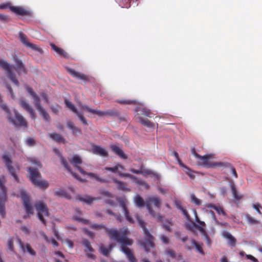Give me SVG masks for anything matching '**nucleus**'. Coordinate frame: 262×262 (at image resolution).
Returning a JSON list of instances; mask_svg holds the SVG:
<instances>
[{"mask_svg": "<svg viewBox=\"0 0 262 262\" xmlns=\"http://www.w3.org/2000/svg\"><path fill=\"white\" fill-rule=\"evenodd\" d=\"M92 229L100 230L104 229L111 239L117 241L121 246V250L126 255L129 262H137L133 252L127 246H132L134 241L127 237L128 231L125 229L122 231H118L115 229H110L103 224H93L91 225Z\"/></svg>", "mask_w": 262, "mask_h": 262, "instance_id": "obj_1", "label": "nucleus"}, {"mask_svg": "<svg viewBox=\"0 0 262 262\" xmlns=\"http://www.w3.org/2000/svg\"><path fill=\"white\" fill-rule=\"evenodd\" d=\"M137 219L140 227L143 230L145 236L143 241H139L140 245L146 252H149L155 248L154 238L146 228L145 222L138 216Z\"/></svg>", "mask_w": 262, "mask_h": 262, "instance_id": "obj_2", "label": "nucleus"}, {"mask_svg": "<svg viewBox=\"0 0 262 262\" xmlns=\"http://www.w3.org/2000/svg\"><path fill=\"white\" fill-rule=\"evenodd\" d=\"M25 88L26 90L32 97L34 105L40 115L42 117L45 121L49 122L51 120V117L49 114L47 112L46 109L42 106L40 98L39 96H38L30 86H26Z\"/></svg>", "mask_w": 262, "mask_h": 262, "instance_id": "obj_3", "label": "nucleus"}, {"mask_svg": "<svg viewBox=\"0 0 262 262\" xmlns=\"http://www.w3.org/2000/svg\"><path fill=\"white\" fill-rule=\"evenodd\" d=\"M27 171L29 173L30 180L33 184L40 188L46 189L48 187L47 181L40 180L41 174L37 168L29 167Z\"/></svg>", "mask_w": 262, "mask_h": 262, "instance_id": "obj_4", "label": "nucleus"}, {"mask_svg": "<svg viewBox=\"0 0 262 262\" xmlns=\"http://www.w3.org/2000/svg\"><path fill=\"white\" fill-rule=\"evenodd\" d=\"M71 163L72 165L76 167L79 172L84 175H87L91 178L95 179L96 181L101 183H106L107 180L104 179L100 178L97 174L92 172H86L80 166V165L82 163V161L81 158L78 155H74L70 160Z\"/></svg>", "mask_w": 262, "mask_h": 262, "instance_id": "obj_5", "label": "nucleus"}, {"mask_svg": "<svg viewBox=\"0 0 262 262\" xmlns=\"http://www.w3.org/2000/svg\"><path fill=\"white\" fill-rule=\"evenodd\" d=\"M79 106L82 110H84L93 114H96L99 117H117L119 115V112L115 109L108 110L105 111H101L91 108L88 106L82 104V103H80Z\"/></svg>", "mask_w": 262, "mask_h": 262, "instance_id": "obj_6", "label": "nucleus"}, {"mask_svg": "<svg viewBox=\"0 0 262 262\" xmlns=\"http://www.w3.org/2000/svg\"><path fill=\"white\" fill-rule=\"evenodd\" d=\"M152 204H154L158 208H160L161 207L160 200L156 196H149L146 200V206L150 214L154 217H157L158 221L161 222L163 219V217L160 214L157 215L155 211L152 209Z\"/></svg>", "mask_w": 262, "mask_h": 262, "instance_id": "obj_7", "label": "nucleus"}, {"mask_svg": "<svg viewBox=\"0 0 262 262\" xmlns=\"http://www.w3.org/2000/svg\"><path fill=\"white\" fill-rule=\"evenodd\" d=\"M6 182L5 178L3 176H0V188L2 192L0 193V214L2 217L5 215V204L6 201L7 189L5 186Z\"/></svg>", "mask_w": 262, "mask_h": 262, "instance_id": "obj_8", "label": "nucleus"}, {"mask_svg": "<svg viewBox=\"0 0 262 262\" xmlns=\"http://www.w3.org/2000/svg\"><path fill=\"white\" fill-rule=\"evenodd\" d=\"M212 158L211 155H206L199 158L198 159L199 160V164L206 168H214L216 167H220L221 166H227L228 165L227 163H224L223 162H211L209 160Z\"/></svg>", "mask_w": 262, "mask_h": 262, "instance_id": "obj_9", "label": "nucleus"}, {"mask_svg": "<svg viewBox=\"0 0 262 262\" xmlns=\"http://www.w3.org/2000/svg\"><path fill=\"white\" fill-rule=\"evenodd\" d=\"M35 207L38 212L37 216L39 220L43 225H46V222L44 219V216H48L49 215L48 208L47 205L43 202L39 201L35 204Z\"/></svg>", "mask_w": 262, "mask_h": 262, "instance_id": "obj_10", "label": "nucleus"}, {"mask_svg": "<svg viewBox=\"0 0 262 262\" xmlns=\"http://www.w3.org/2000/svg\"><path fill=\"white\" fill-rule=\"evenodd\" d=\"M0 67L6 72L7 77L11 81L18 86L19 82L16 78L15 73L12 71V69L14 68L13 66L9 64L7 61L0 59Z\"/></svg>", "mask_w": 262, "mask_h": 262, "instance_id": "obj_11", "label": "nucleus"}, {"mask_svg": "<svg viewBox=\"0 0 262 262\" xmlns=\"http://www.w3.org/2000/svg\"><path fill=\"white\" fill-rule=\"evenodd\" d=\"M124 166L121 164H117L113 167H105V169L107 171H110L113 172H118V174L122 177H128L132 179L137 180V183L139 184H143V182L141 180H138L137 178L133 175L128 173H121V171L124 169Z\"/></svg>", "mask_w": 262, "mask_h": 262, "instance_id": "obj_12", "label": "nucleus"}, {"mask_svg": "<svg viewBox=\"0 0 262 262\" xmlns=\"http://www.w3.org/2000/svg\"><path fill=\"white\" fill-rule=\"evenodd\" d=\"M2 159L5 163L6 167L7 168L8 171L14 178V180L18 182V178L16 174L14 168L12 166V162L9 154L7 152H5L4 154L2 156Z\"/></svg>", "mask_w": 262, "mask_h": 262, "instance_id": "obj_13", "label": "nucleus"}, {"mask_svg": "<svg viewBox=\"0 0 262 262\" xmlns=\"http://www.w3.org/2000/svg\"><path fill=\"white\" fill-rule=\"evenodd\" d=\"M54 151L59 157H60L61 163L67 169V170L69 171L75 178L79 180L80 181H83V180L81 179L76 173H74L72 171V169L69 165L67 160L61 155L58 149L57 148H54Z\"/></svg>", "mask_w": 262, "mask_h": 262, "instance_id": "obj_14", "label": "nucleus"}, {"mask_svg": "<svg viewBox=\"0 0 262 262\" xmlns=\"http://www.w3.org/2000/svg\"><path fill=\"white\" fill-rule=\"evenodd\" d=\"M19 37L20 41L27 48L39 52H41L42 51L41 49L38 47L36 45L29 42L27 40V36L24 33L20 32L19 33Z\"/></svg>", "mask_w": 262, "mask_h": 262, "instance_id": "obj_15", "label": "nucleus"}, {"mask_svg": "<svg viewBox=\"0 0 262 262\" xmlns=\"http://www.w3.org/2000/svg\"><path fill=\"white\" fill-rule=\"evenodd\" d=\"M82 245L84 247V252L86 253V255L88 257L91 259H95L96 256L94 254L92 253H89V252L92 253L94 251V249L92 248L91 243L87 239H84L82 243Z\"/></svg>", "mask_w": 262, "mask_h": 262, "instance_id": "obj_16", "label": "nucleus"}, {"mask_svg": "<svg viewBox=\"0 0 262 262\" xmlns=\"http://www.w3.org/2000/svg\"><path fill=\"white\" fill-rule=\"evenodd\" d=\"M21 198L23 202L24 205L25 207L26 212L28 214H33V208L30 203L29 196L24 191L21 193Z\"/></svg>", "mask_w": 262, "mask_h": 262, "instance_id": "obj_17", "label": "nucleus"}, {"mask_svg": "<svg viewBox=\"0 0 262 262\" xmlns=\"http://www.w3.org/2000/svg\"><path fill=\"white\" fill-rule=\"evenodd\" d=\"M19 103L21 106L30 114L31 118L35 120L36 118V115L32 106L23 99L19 100Z\"/></svg>", "mask_w": 262, "mask_h": 262, "instance_id": "obj_18", "label": "nucleus"}, {"mask_svg": "<svg viewBox=\"0 0 262 262\" xmlns=\"http://www.w3.org/2000/svg\"><path fill=\"white\" fill-rule=\"evenodd\" d=\"M92 151L94 154L99 155L102 157L108 156V153L104 148L95 144L92 145Z\"/></svg>", "mask_w": 262, "mask_h": 262, "instance_id": "obj_19", "label": "nucleus"}, {"mask_svg": "<svg viewBox=\"0 0 262 262\" xmlns=\"http://www.w3.org/2000/svg\"><path fill=\"white\" fill-rule=\"evenodd\" d=\"M17 239L18 244L24 252L26 251L32 256L36 255V252L32 248L29 244L27 243L26 245H24V244L22 242L19 238H18Z\"/></svg>", "mask_w": 262, "mask_h": 262, "instance_id": "obj_20", "label": "nucleus"}, {"mask_svg": "<svg viewBox=\"0 0 262 262\" xmlns=\"http://www.w3.org/2000/svg\"><path fill=\"white\" fill-rule=\"evenodd\" d=\"M68 72L73 77L78 79L86 81L88 80V76L83 74L76 71L74 69L69 68L68 69Z\"/></svg>", "mask_w": 262, "mask_h": 262, "instance_id": "obj_21", "label": "nucleus"}, {"mask_svg": "<svg viewBox=\"0 0 262 262\" xmlns=\"http://www.w3.org/2000/svg\"><path fill=\"white\" fill-rule=\"evenodd\" d=\"M15 62L16 63V67L15 68V69L17 71V73L18 74H20L22 73L26 74L27 70L23 62L17 58H15Z\"/></svg>", "mask_w": 262, "mask_h": 262, "instance_id": "obj_22", "label": "nucleus"}, {"mask_svg": "<svg viewBox=\"0 0 262 262\" xmlns=\"http://www.w3.org/2000/svg\"><path fill=\"white\" fill-rule=\"evenodd\" d=\"M120 204L123 210L126 220L130 223H134V221L133 218L129 215V211L126 207L125 202L124 200H120Z\"/></svg>", "mask_w": 262, "mask_h": 262, "instance_id": "obj_23", "label": "nucleus"}, {"mask_svg": "<svg viewBox=\"0 0 262 262\" xmlns=\"http://www.w3.org/2000/svg\"><path fill=\"white\" fill-rule=\"evenodd\" d=\"M50 46L51 49L54 51L58 55L66 58L69 57L68 53L66 52L62 49L57 47L53 43H50Z\"/></svg>", "mask_w": 262, "mask_h": 262, "instance_id": "obj_24", "label": "nucleus"}, {"mask_svg": "<svg viewBox=\"0 0 262 262\" xmlns=\"http://www.w3.org/2000/svg\"><path fill=\"white\" fill-rule=\"evenodd\" d=\"M111 148L112 151L121 158L123 159H126L127 158V156L119 147L117 146L116 145H111Z\"/></svg>", "mask_w": 262, "mask_h": 262, "instance_id": "obj_25", "label": "nucleus"}, {"mask_svg": "<svg viewBox=\"0 0 262 262\" xmlns=\"http://www.w3.org/2000/svg\"><path fill=\"white\" fill-rule=\"evenodd\" d=\"M130 171L134 173L141 174L142 175L151 174L152 173L150 170L147 169H144L143 165H142L141 166L140 170H137V169L132 168L130 170Z\"/></svg>", "mask_w": 262, "mask_h": 262, "instance_id": "obj_26", "label": "nucleus"}, {"mask_svg": "<svg viewBox=\"0 0 262 262\" xmlns=\"http://www.w3.org/2000/svg\"><path fill=\"white\" fill-rule=\"evenodd\" d=\"M10 9L14 13L19 15H26L27 14V11L23 8L16 6L10 7Z\"/></svg>", "mask_w": 262, "mask_h": 262, "instance_id": "obj_27", "label": "nucleus"}, {"mask_svg": "<svg viewBox=\"0 0 262 262\" xmlns=\"http://www.w3.org/2000/svg\"><path fill=\"white\" fill-rule=\"evenodd\" d=\"M223 236L228 240V244L232 247H234L236 245V239L229 232H224Z\"/></svg>", "mask_w": 262, "mask_h": 262, "instance_id": "obj_28", "label": "nucleus"}, {"mask_svg": "<svg viewBox=\"0 0 262 262\" xmlns=\"http://www.w3.org/2000/svg\"><path fill=\"white\" fill-rule=\"evenodd\" d=\"M67 125L68 127L72 131V133L74 135H76L77 134H80L81 133L80 128L75 126L71 121H67Z\"/></svg>", "mask_w": 262, "mask_h": 262, "instance_id": "obj_29", "label": "nucleus"}, {"mask_svg": "<svg viewBox=\"0 0 262 262\" xmlns=\"http://www.w3.org/2000/svg\"><path fill=\"white\" fill-rule=\"evenodd\" d=\"M114 247V245L112 244H110L108 247H106L103 245H101L99 248L100 252L104 256H107L108 255L109 253L111 252Z\"/></svg>", "mask_w": 262, "mask_h": 262, "instance_id": "obj_30", "label": "nucleus"}, {"mask_svg": "<svg viewBox=\"0 0 262 262\" xmlns=\"http://www.w3.org/2000/svg\"><path fill=\"white\" fill-rule=\"evenodd\" d=\"M50 137L53 140L58 143H65L66 139L60 134L56 133H51L49 134Z\"/></svg>", "mask_w": 262, "mask_h": 262, "instance_id": "obj_31", "label": "nucleus"}, {"mask_svg": "<svg viewBox=\"0 0 262 262\" xmlns=\"http://www.w3.org/2000/svg\"><path fill=\"white\" fill-rule=\"evenodd\" d=\"M139 121L144 126L148 128H154L155 124L154 123L150 122L147 119H144L142 117H139Z\"/></svg>", "mask_w": 262, "mask_h": 262, "instance_id": "obj_32", "label": "nucleus"}, {"mask_svg": "<svg viewBox=\"0 0 262 262\" xmlns=\"http://www.w3.org/2000/svg\"><path fill=\"white\" fill-rule=\"evenodd\" d=\"M78 199L81 202H85L88 204H91L93 201L99 200V199L93 198L90 196H85L84 197L79 196H78Z\"/></svg>", "mask_w": 262, "mask_h": 262, "instance_id": "obj_33", "label": "nucleus"}, {"mask_svg": "<svg viewBox=\"0 0 262 262\" xmlns=\"http://www.w3.org/2000/svg\"><path fill=\"white\" fill-rule=\"evenodd\" d=\"M113 182L117 185L118 189L121 190H128L126 184L123 182L118 180L116 179H113Z\"/></svg>", "mask_w": 262, "mask_h": 262, "instance_id": "obj_34", "label": "nucleus"}, {"mask_svg": "<svg viewBox=\"0 0 262 262\" xmlns=\"http://www.w3.org/2000/svg\"><path fill=\"white\" fill-rule=\"evenodd\" d=\"M135 203L136 205L139 207H144L145 204H146V203H145L143 198L139 195H137L135 197Z\"/></svg>", "mask_w": 262, "mask_h": 262, "instance_id": "obj_35", "label": "nucleus"}, {"mask_svg": "<svg viewBox=\"0 0 262 262\" xmlns=\"http://www.w3.org/2000/svg\"><path fill=\"white\" fill-rule=\"evenodd\" d=\"M224 163H227L228 164L227 166H221V167H224V168H229L230 169L231 171L233 174V176L234 177V178H237L238 177L237 173L236 172V171L235 170V168L232 166L231 163L227 162H223Z\"/></svg>", "mask_w": 262, "mask_h": 262, "instance_id": "obj_36", "label": "nucleus"}, {"mask_svg": "<svg viewBox=\"0 0 262 262\" xmlns=\"http://www.w3.org/2000/svg\"><path fill=\"white\" fill-rule=\"evenodd\" d=\"M64 103L67 106V107H69L71 111H72L75 114H77L78 113L77 110L75 107V106L72 104V103L68 100V99H65Z\"/></svg>", "mask_w": 262, "mask_h": 262, "instance_id": "obj_37", "label": "nucleus"}, {"mask_svg": "<svg viewBox=\"0 0 262 262\" xmlns=\"http://www.w3.org/2000/svg\"><path fill=\"white\" fill-rule=\"evenodd\" d=\"M191 244L193 246H195V247L196 248V250L201 254H203L204 255V252L202 249V246L201 245H200V244H199L194 239H191Z\"/></svg>", "mask_w": 262, "mask_h": 262, "instance_id": "obj_38", "label": "nucleus"}, {"mask_svg": "<svg viewBox=\"0 0 262 262\" xmlns=\"http://www.w3.org/2000/svg\"><path fill=\"white\" fill-rule=\"evenodd\" d=\"M118 103L121 104H137V102L135 100H118Z\"/></svg>", "mask_w": 262, "mask_h": 262, "instance_id": "obj_39", "label": "nucleus"}, {"mask_svg": "<svg viewBox=\"0 0 262 262\" xmlns=\"http://www.w3.org/2000/svg\"><path fill=\"white\" fill-rule=\"evenodd\" d=\"M246 218L248 222L252 225H255L258 223V221L253 218L250 214H247L246 215Z\"/></svg>", "mask_w": 262, "mask_h": 262, "instance_id": "obj_40", "label": "nucleus"}, {"mask_svg": "<svg viewBox=\"0 0 262 262\" xmlns=\"http://www.w3.org/2000/svg\"><path fill=\"white\" fill-rule=\"evenodd\" d=\"M190 199L191 202L196 205H200L201 201L200 199L197 198L194 194L192 193L190 194Z\"/></svg>", "mask_w": 262, "mask_h": 262, "instance_id": "obj_41", "label": "nucleus"}, {"mask_svg": "<svg viewBox=\"0 0 262 262\" xmlns=\"http://www.w3.org/2000/svg\"><path fill=\"white\" fill-rule=\"evenodd\" d=\"M8 247L9 250L13 253H15L13 246V238L10 237L9 238L8 241Z\"/></svg>", "mask_w": 262, "mask_h": 262, "instance_id": "obj_42", "label": "nucleus"}, {"mask_svg": "<svg viewBox=\"0 0 262 262\" xmlns=\"http://www.w3.org/2000/svg\"><path fill=\"white\" fill-rule=\"evenodd\" d=\"M184 171L185 173L191 178L194 179L195 178V175L194 174V171H193L191 169H190L189 167H186L184 169Z\"/></svg>", "mask_w": 262, "mask_h": 262, "instance_id": "obj_43", "label": "nucleus"}, {"mask_svg": "<svg viewBox=\"0 0 262 262\" xmlns=\"http://www.w3.org/2000/svg\"><path fill=\"white\" fill-rule=\"evenodd\" d=\"M231 190L234 198L237 200H240L241 199V196L237 194L236 189L234 185H231Z\"/></svg>", "mask_w": 262, "mask_h": 262, "instance_id": "obj_44", "label": "nucleus"}, {"mask_svg": "<svg viewBox=\"0 0 262 262\" xmlns=\"http://www.w3.org/2000/svg\"><path fill=\"white\" fill-rule=\"evenodd\" d=\"M172 226L171 222L169 221H166L163 224V227L167 231H171V226Z\"/></svg>", "mask_w": 262, "mask_h": 262, "instance_id": "obj_45", "label": "nucleus"}, {"mask_svg": "<svg viewBox=\"0 0 262 262\" xmlns=\"http://www.w3.org/2000/svg\"><path fill=\"white\" fill-rule=\"evenodd\" d=\"M51 110L53 113L54 114L57 115L59 111L61 110V106L58 104H56L55 105H52L51 107Z\"/></svg>", "mask_w": 262, "mask_h": 262, "instance_id": "obj_46", "label": "nucleus"}, {"mask_svg": "<svg viewBox=\"0 0 262 262\" xmlns=\"http://www.w3.org/2000/svg\"><path fill=\"white\" fill-rule=\"evenodd\" d=\"M77 116L78 117L79 119L81 121L83 125H88V122L86 119L84 118L83 114L82 113H80L78 112L77 114H76Z\"/></svg>", "mask_w": 262, "mask_h": 262, "instance_id": "obj_47", "label": "nucleus"}, {"mask_svg": "<svg viewBox=\"0 0 262 262\" xmlns=\"http://www.w3.org/2000/svg\"><path fill=\"white\" fill-rule=\"evenodd\" d=\"M165 253L170 257L174 258L176 257V254L173 250L170 249H167L165 251Z\"/></svg>", "mask_w": 262, "mask_h": 262, "instance_id": "obj_48", "label": "nucleus"}, {"mask_svg": "<svg viewBox=\"0 0 262 262\" xmlns=\"http://www.w3.org/2000/svg\"><path fill=\"white\" fill-rule=\"evenodd\" d=\"M100 193L103 196L107 198H113L114 195L106 190H102L100 192Z\"/></svg>", "mask_w": 262, "mask_h": 262, "instance_id": "obj_49", "label": "nucleus"}, {"mask_svg": "<svg viewBox=\"0 0 262 262\" xmlns=\"http://www.w3.org/2000/svg\"><path fill=\"white\" fill-rule=\"evenodd\" d=\"M142 112L143 115L149 118H151L153 116V114L151 112V111L149 110L143 108L142 110Z\"/></svg>", "mask_w": 262, "mask_h": 262, "instance_id": "obj_50", "label": "nucleus"}, {"mask_svg": "<svg viewBox=\"0 0 262 262\" xmlns=\"http://www.w3.org/2000/svg\"><path fill=\"white\" fill-rule=\"evenodd\" d=\"M215 210L216 211L217 213L219 214H222L224 216L227 215V214L224 210L223 208L221 206H217V207L215 209Z\"/></svg>", "mask_w": 262, "mask_h": 262, "instance_id": "obj_51", "label": "nucleus"}, {"mask_svg": "<svg viewBox=\"0 0 262 262\" xmlns=\"http://www.w3.org/2000/svg\"><path fill=\"white\" fill-rule=\"evenodd\" d=\"M26 143L28 145L31 146L35 144V141L34 139L29 137L27 139Z\"/></svg>", "mask_w": 262, "mask_h": 262, "instance_id": "obj_52", "label": "nucleus"}, {"mask_svg": "<svg viewBox=\"0 0 262 262\" xmlns=\"http://www.w3.org/2000/svg\"><path fill=\"white\" fill-rule=\"evenodd\" d=\"M55 194L57 195V196H65V197H67L66 196V192L62 190H61V189H58L57 190H56L55 192Z\"/></svg>", "mask_w": 262, "mask_h": 262, "instance_id": "obj_53", "label": "nucleus"}, {"mask_svg": "<svg viewBox=\"0 0 262 262\" xmlns=\"http://www.w3.org/2000/svg\"><path fill=\"white\" fill-rule=\"evenodd\" d=\"M160 238L162 243L165 244H167L169 243V238L163 234L160 235Z\"/></svg>", "mask_w": 262, "mask_h": 262, "instance_id": "obj_54", "label": "nucleus"}, {"mask_svg": "<svg viewBox=\"0 0 262 262\" xmlns=\"http://www.w3.org/2000/svg\"><path fill=\"white\" fill-rule=\"evenodd\" d=\"M40 96H41L42 99L44 100L45 103H49L48 96L47 94H46L45 93L42 92L40 93Z\"/></svg>", "mask_w": 262, "mask_h": 262, "instance_id": "obj_55", "label": "nucleus"}, {"mask_svg": "<svg viewBox=\"0 0 262 262\" xmlns=\"http://www.w3.org/2000/svg\"><path fill=\"white\" fill-rule=\"evenodd\" d=\"M113 198H107L105 200V203L109 204L111 206H115L116 203L114 200L112 199Z\"/></svg>", "mask_w": 262, "mask_h": 262, "instance_id": "obj_56", "label": "nucleus"}, {"mask_svg": "<svg viewBox=\"0 0 262 262\" xmlns=\"http://www.w3.org/2000/svg\"><path fill=\"white\" fill-rule=\"evenodd\" d=\"M253 207L257 211V212L259 214H262L260 210V208H262V206H261L259 204H253Z\"/></svg>", "mask_w": 262, "mask_h": 262, "instance_id": "obj_57", "label": "nucleus"}, {"mask_svg": "<svg viewBox=\"0 0 262 262\" xmlns=\"http://www.w3.org/2000/svg\"><path fill=\"white\" fill-rule=\"evenodd\" d=\"M246 257L247 259H250L253 262H258V261L257 258H256L255 257H254L253 256H252L251 255L246 254Z\"/></svg>", "mask_w": 262, "mask_h": 262, "instance_id": "obj_58", "label": "nucleus"}, {"mask_svg": "<svg viewBox=\"0 0 262 262\" xmlns=\"http://www.w3.org/2000/svg\"><path fill=\"white\" fill-rule=\"evenodd\" d=\"M21 230L23 232H24L26 234H29L30 231L29 229L25 226H22L21 227Z\"/></svg>", "mask_w": 262, "mask_h": 262, "instance_id": "obj_59", "label": "nucleus"}, {"mask_svg": "<svg viewBox=\"0 0 262 262\" xmlns=\"http://www.w3.org/2000/svg\"><path fill=\"white\" fill-rule=\"evenodd\" d=\"M181 211H182V212L183 213V214L185 215V216L186 217V218L187 219V220H189L190 219V215L189 214H188V212L186 210H185L184 208H182Z\"/></svg>", "mask_w": 262, "mask_h": 262, "instance_id": "obj_60", "label": "nucleus"}, {"mask_svg": "<svg viewBox=\"0 0 262 262\" xmlns=\"http://www.w3.org/2000/svg\"><path fill=\"white\" fill-rule=\"evenodd\" d=\"M191 153L196 159H198L199 158L201 157V155H199L196 152V150H195V149L194 147H193L191 149Z\"/></svg>", "mask_w": 262, "mask_h": 262, "instance_id": "obj_61", "label": "nucleus"}, {"mask_svg": "<svg viewBox=\"0 0 262 262\" xmlns=\"http://www.w3.org/2000/svg\"><path fill=\"white\" fill-rule=\"evenodd\" d=\"M198 224H200V225L201 226V227H197V228L200 230V231H203V229L202 228V227H204L206 226V224L204 222H203V221H200L199 222H198Z\"/></svg>", "mask_w": 262, "mask_h": 262, "instance_id": "obj_62", "label": "nucleus"}, {"mask_svg": "<svg viewBox=\"0 0 262 262\" xmlns=\"http://www.w3.org/2000/svg\"><path fill=\"white\" fill-rule=\"evenodd\" d=\"M210 212L211 214V215L212 216V218H213V220L215 222V223L218 225H220L221 224L219 222V221L217 220L214 212L213 211H210Z\"/></svg>", "mask_w": 262, "mask_h": 262, "instance_id": "obj_63", "label": "nucleus"}, {"mask_svg": "<svg viewBox=\"0 0 262 262\" xmlns=\"http://www.w3.org/2000/svg\"><path fill=\"white\" fill-rule=\"evenodd\" d=\"M175 205L176 206V207L180 210L183 208L181 205V202L179 201H176Z\"/></svg>", "mask_w": 262, "mask_h": 262, "instance_id": "obj_64", "label": "nucleus"}]
</instances>
